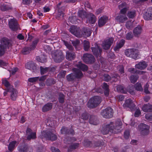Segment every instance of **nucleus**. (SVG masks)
I'll list each match as a JSON object with an SVG mask.
<instances>
[{
    "mask_svg": "<svg viewBox=\"0 0 152 152\" xmlns=\"http://www.w3.org/2000/svg\"><path fill=\"white\" fill-rule=\"evenodd\" d=\"M83 59L84 62L89 64H93L95 61L94 57L92 55L87 53L84 54Z\"/></svg>",
    "mask_w": 152,
    "mask_h": 152,
    "instance_id": "obj_8",
    "label": "nucleus"
},
{
    "mask_svg": "<svg viewBox=\"0 0 152 152\" xmlns=\"http://www.w3.org/2000/svg\"><path fill=\"white\" fill-rule=\"evenodd\" d=\"M101 102V98L95 96L90 98L87 104V107L90 108H94L97 107Z\"/></svg>",
    "mask_w": 152,
    "mask_h": 152,
    "instance_id": "obj_3",
    "label": "nucleus"
},
{
    "mask_svg": "<svg viewBox=\"0 0 152 152\" xmlns=\"http://www.w3.org/2000/svg\"><path fill=\"white\" fill-rule=\"evenodd\" d=\"M28 148L29 147L27 145H25L23 148L20 149V152H27Z\"/></svg>",
    "mask_w": 152,
    "mask_h": 152,
    "instance_id": "obj_58",
    "label": "nucleus"
},
{
    "mask_svg": "<svg viewBox=\"0 0 152 152\" xmlns=\"http://www.w3.org/2000/svg\"><path fill=\"white\" fill-rule=\"evenodd\" d=\"M79 143H75L71 144L69 147L70 149H75L77 148L79 146Z\"/></svg>",
    "mask_w": 152,
    "mask_h": 152,
    "instance_id": "obj_55",
    "label": "nucleus"
},
{
    "mask_svg": "<svg viewBox=\"0 0 152 152\" xmlns=\"http://www.w3.org/2000/svg\"><path fill=\"white\" fill-rule=\"evenodd\" d=\"M115 19L117 21L122 23L126 21L127 19V18L126 15L120 14L116 17Z\"/></svg>",
    "mask_w": 152,
    "mask_h": 152,
    "instance_id": "obj_26",
    "label": "nucleus"
},
{
    "mask_svg": "<svg viewBox=\"0 0 152 152\" xmlns=\"http://www.w3.org/2000/svg\"><path fill=\"white\" fill-rule=\"evenodd\" d=\"M16 143V141H14L10 142L8 146V150L10 151H12L14 149L15 145Z\"/></svg>",
    "mask_w": 152,
    "mask_h": 152,
    "instance_id": "obj_42",
    "label": "nucleus"
},
{
    "mask_svg": "<svg viewBox=\"0 0 152 152\" xmlns=\"http://www.w3.org/2000/svg\"><path fill=\"white\" fill-rule=\"evenodd\" d=\"M104 81L108 82L110 80L111 77L109 75L105 74L104 75Z\"/></svg>",
    "mask_w": 152,
    "mask_h": 152,
    "instance_id": "obj_57",
    "label": "nucleus"
},
{
    "mask_svg": "<svg viewBox=\"0 0 152 152\" xmlns=\"http://www.w3.org/2000/svg\"><path fill=\"white\" fill-rule=\"evenodd\" d=\"M42 133V137L46 138L48 140L53 141L56 140L57 139L56 135L53 133L51 130L43 131Z\"/></svg>",
    "mask_w": 152,
    "mask_h": 152,
    "instance_id": "obj_6",
    "label": "nucleus"
},
{
    "mask_svg": "<svg viewBox=\"0 0 152 152\" xmlns=\"http://www.w3.org/2000/svg\"><path fill=\"white\" fill-rule=\"evenodd\" d=\"M90 43L87 40H84V48L85 51H88L89 49Z\"/></svg>",
    "mask_w": 152,
    "mask_h": 152,
    "instance_id": "obj_47",
    "label": "nucleus"
},
{
    "mask_svg": "<svg viewBox=\"0 0 152 152\" xmlns=\"http://www.w3.org/2000/svg\"><path fill=\"white\" fill-rule=\"evenodd\" d=\"M72 44L77 49V47L80 43V41L78 40H76L75 41H72Z\"/></svg>",
    "mask_w": 152,
    "mask_h": 152,
    "instance_id": "obj_61",
    "label": "nucleus"
},
{
    "mask_svg": "<svg viewBox=\"0 0 152 152\" xmlns=\"http://www.w3.org/2000/svg\"><path fill=\"white\" fill-rule=\"evenodd\" d=\"M52 57L54 61L58 63L62 62L64 59V55L61 50L57 51L53 53Z\"/></svg>",
    "mask_w": 152,
    "mask_h": 152,
    "instance_id": "obj_5",
    "label": "nucleus"
},
{
    "mask_svg": "<svg viewBox=\"0 0 152 152\" xmlns=\"http://www.w3.org/2000/svg\"><path fill=\"white\" fill-rule=\"evenodd\" d=\"M75 55L74 52L67 51L66 52V58L69 61H71L75 58Z\"/></svg>",
    "mask_w": 152,
    "mask_h": 152,
    "instance_id": "obj_25",
    "label": "nucleus"
},
{
    "mask_svg": "<svg viewBox=\"0 0 152 152\" xmlns=\"http://www.w3.org/2000/svg\"><path fill=\"white\" fill-rule=\"evenodd\" d=\"M104 90V94L106 96H108L109 94V86L107 83H104L102 86Z\"/></svg>",
    "mask_w": 152,
    "mask_h": 152,
    "instance_id": "obj_39",
    "label": "nucleus"
},
{
    "mask_svg": "<svg viewBox=\"0 0 152 152\" xmlns=\"http://www.w3.org/2000/svg\"><path fill=\"white\" fill-rule=\"evenodd\" d=\"M138 129L141 134L143 135L148 134L149 132V126L143 124H140L138 126Z\"/></svg>",
    "mask_w": 152,
    "mask_h": 152,
    "instance_id": "obj_9",
    "label": "nucleus"
},
{
    "mask_svg": "<svg viewBox=\"0 0 152 152\" xmlns=\"http://www.w3.org/2000/svg\"><path fill=\"white\" fill-rule=\"evenodd\" d=\"M143 17L146 20H152V8H149L147 9V11L144 14Z\"/></svg>",
    "mask_w": 152,
    "mask_h": 152,
    "instance_id": "obj_18",
    "label": "nucleus"
},
{
    "mask_svg": "<svg viewBox=\"0 0 152 152\" xmlns=\"http://www.w3.org/2000/svg\"><path fill=\"white\" fill-rule=\"evenodd\" d=\"M135 15V12L134 11H129L127 14L128 16L130 18H133Z\"/></svg>",
    "mask_w": 152,
    "mask_h": 152,
    "instance_id": "obj_53",
    "label": "nucleus"
},
{
    "mask_svg": "<svg viewBox=\"0 0 152 152\" xmlns=\"http://www.w3.org/2000/svg\"><path fill=\"white\" fill-rule=\"evenodd\" d=\"M55 82L53 79L47 80L46 81V84L48 86H50L52 84H54Z\"/></svg>",
    "mask_w": 152,
    "mask_h": 152,
    "instance_id": "obj_52",
    "label": "nucleus"
},
{
    "mask_svg": "<svg viewBox=\"0 0 152 152\" xmlns=\"http://www.w3.org/2000/svg\"><path fill=\"white\" fill-rule=\"evenodd\" d=\"M108 20V18L106 16H104L100 17L98 20V25L99 27L104 26Z\"/></svg>",
    "mask_w": 152,
    "mask_h": 152,
    "instance_id": "obj_21",
    "label": "nucleus"
},
{
    "mask_svg": "<svg viewBox=\"0 0 152 152\" xmlns=\"http://www.w3.org/2000/svg\"><path fill=\"white\" fill-rule=\"evenodd\" d=\"M116 89L117 91L121 93L126 94V88L122 85H119L117 86Z\"/></svg>",
    "mask_w": 152,
    "mask_h": 152,
    "instance_id": "obj_35",
    "label": "nucleus"
},
{
    "mask_svg": "<svg viewBox=\"0 0 152 152\" xmlns=\"http://www.w3.org/2000/svg\"><path fill=\"white\" fill-rule=\"evenodd\" d=\"M88 13H87L84 10H79L78 12V16L82 19L87 18V15Z\"/></svg>",
    "mask_w": 152,
    "mask_h": 152,
    "instance_id": "obj_33",
    "label": "nucleus"
},
{
    "mask_svg": "<svg viewBox=\"0 0 152 152\" xmlns=\"http://www.w3.org/2000/svg\"><path fill=\"white\" fill-rule=\"evenodd\" d=\"M149 85L148 83L146 84L144 86V92L146 94H149L150 93V91L148 90V88Z\"/></svg>",
    "mask_w": 152,
    "mask_h": 152,
    "instance_id": "obj_64",
    "label": "nucleus"
},
{
    "mask_svg": "<svg viewBox=\"0 0 152 152\" xmlns=\"http://www.w3.org/2000/svg\"><path fill=\"white\" fill-rule=\"evenodd\" d=\"M125 40L124 39H121L119 42L116 44V45L114 48L115 51H118L120 48H122L124 45Z\"/></svg>",
    "mask_w": 152,
    "mask_h": 152,
    "instance_id": "obj_24",
    "label": "nucleus"
},
{
    "mask_svg": "<svg viewBox=\"0 0 152 152\" xmlns=\"http://www.w3.org/2000/svg\"><path fill=\"white\" fill-rule=\"evenodd\" d=\"M36 134L35 132L32 133L31 134L27 135L26 139L28 140H30L31 139H35L36 138Z\"/></svg>",
    "mask_w": 152,
    "mask_h": 152,
    "instance_id": "obj_41",
    "label": "nucleus"
},
{
    "mask_svg": "<svg viewBox=\"0 0 152 152\" xmlns=\"http://www.w3.org/2000/svg\"><path fill=\"white\" fill-rule=\"evenodd\" d=\"M8 92L11 93V97L13 100H15L17 96L18 92L16 89L13 88V86H10Z\"/></svg>",
    "mask_w": 152,
    "mask_h": 152,
    "instance_id": "obj_19",
    "label": "nucleus"
},
{
    "mask_svg": "<svg viewBox=\"0 0 152 152\" xmlns=\"http://www.w3.org/2000/svg\"><path fill=\"white\" fill-rule=\"evenodd\" d=\"M138 78L139 76L137 75H133L130 76V80L132 83H134L137 82Z\"/></svg>",
    "mask_w": 152,
    "mask_h": 152,
    "instance_id": "obj_40",
    "label": "nucleus"
},
{
    "mask_svg": "<svg viewBox=\"0 0 152 152\" xmlns=\"http://www.w3.org/2000/svg\"><path fill=\"white\" fill-rule=\"evenodd\" d=\"M65 96L62 93H59L58 99L59 103L61 104H63L64 102Z\"/></svg>",
    "mask_w": 152,
    "mask_h": 152,
    "instance_id": "obj_38",
    "label": "nucleus"
},
{
    "mask_svg": "<svg viewBox=\"0 0 152 152\" xmlns=\"http://www.w3.org/2000/svg\"><path fill=\"white\" fill-rule=\"evenodd\" d=\"M26 68L34 72L36 69V66L35 64L33 63H27L26 65Z\"/></svg>",
    "mask_w": 152,
    "mask_h": 152,
    "instance_id": "obj_28",
    "label": "nucleus"
},
{
    "mask_svg": "<svg viewBox=\"0 0 152 152\" xmlns=\"http://www.w3.org/2000/svg\"><path fill=\"white\" fill-rule=\"evenodd\" d=\"M73 72L72 73L66 76L68 81L73 82L77 79H79L81 78L83 75L82 72L79 69L74 68L72 69Z\"/></svg>",
    "mask_w": 152,
    "mask_h": 152,
    "instance_id": "obj_2",
    "label": "nucleus"
},
{
    "mask_svg": "<svg viewBox=\"0 0 152 152\" xmlns=\"http://www.w3.org/2000/svg\"><path fill=\"white\" fill-rule=\"evenodd\" d=\"M129 8L127 7H124L123 9H120V14L123 15H126L125 14L128 10Z\"/></svg>",
    "mask_w": 152,
    "mask_h": 152,
    "instance_id": "obj_62",
    "label": "nucleus"
},
{
    "mask_svg": "<svg viewBox=\"0 0 152 152\" xmlns=\"http://www.w3.org/2000/svg\"><path fill=\"white\" fill-rule=\"evenodd\" d=\"M48 67L40 66V70L41 74L42 75H43L46 73L48 72Z\"/></svg>",
    "mask_w": 152,
    "mask_h": 152,
    "instance_id": "obj_49",
    "label": "nucleus"
},
{
    "mask_svg": "<svg viewBox=\"0 0 152 152\" xmlns=\"http://www.w3.org/2000/svg\"><path fill=\"white\" fill-rule=\"evenodd\" d=\"M39 78V77H38L30 78H28V80L30 82L33 83L37 81Z\"/></svg>",
    "mask_w": 152,
    "mask_h": 152,
    "instance_id": "obj_54",
    "label": "nucleus"
},
{
    "mask_svg": "<svg viewBox=\"0 0 152 152\" xmlns=\"http://www.w3.org/2000/svg\"><path fill=\"white\" fill-rule=\"evenodd\" d=\"M36 59L38 61L42 63H45L47 61V58L44 55L37 56Z\"/></svg>",
    "mask_w": 152,
    "mask_h": 152,
    "instance_id": "obj_34",
    "label": "nucleus"
},
{
    "mask_svg": "<svg viewBox=\"0 0 152 152\" xmlns=\"http://www.w3.org/2000/svg\"><path fill=\"white\" fill-rule=\"evenodd\" d=\"M12 6L9 5L3 4L0 6V9L3 11H8L12 9Z\"/></svg>",
    "mask_w": 152,
    "mask_h": 152,
    "instance_id": "obj_27",
    "label": "nucleus"
},
{
    "mask_svg": "<svg viewBox=\"0 0 152 152\" xmlns=\"http://www.w3.org/2000/svg\"><path fill=\"white\" fill-rule=\"evenodd\" d=\"M1 45H2L5 48H9L11 47L12 45L13 42L10 39L6 37L2 38L1 41Z\"/></svg>",
    "mask_w": 152,
    "mask_h": 152,
    "instance_id": "obj_12",
    "label": "nucleus"
},
{
    "mask_svg": "<svg viewBox=\"0 0 152 152\" xmlns=\"http://www.w3.org/2000/svg\"><path fill=\"white\" fill-rule=\"evenodd\" d=\"M123 106L124 108H129L132 111L136 109V105L133 103L132 101L129 99L126 100Z\"/></svg>",
    "mask_w": 152,
    "mask_h": 152,
    "instance_id": "obj_11",
    "label": "nucleus"
},
{
    "mask_svg": "<svg viewBox=\"0 0 152 152\" xmlns=\"http://www.w3.org/2000/svg\"><path fill=\"white\" fill-rule=\"evenodd\" d=\"M10 28L13 31H17L18 28V24L17 20L14 18L11 19L9 21Z\"/></svg>",
    "mask_w": 152,
    "mask_h": 152,
    "instance_id": "obj_13",
    "label": "nucleus"
},
{
    "mask_svg": "<svg viewBox=\"0 0 152 152\" xmlns=\"http://www.w3.org/2000/svg\"><path fill=\"white\" fill-rule=\"evenodd\" d=\"M113 110L110 107L103 110L101 112V115L104 118H109L113 116Z\"/></svg>",
    "mask_w": 152,
    "mask_h": 152,
    "instance_id": "obj_7",
    "label": "nucleus"
},
{
    "mask_svg": "<svg viewBox=\"0 0 152 152\" xmlns=\"http://www.w3.org/2000/svg\"><path fill=\"white\" fill-rule=\"evenodd\" d=\"M113 41L114 39L112 37L106 39L102 43V47L103 49L107 50L109 49L113 43Z\"/></svg>",
    "mask_w": 152,
    "mask_h": 152,
    "instance_id": "obj_14",
    "label": "nucleus"
},
{
    "mask_svg": "<svg viewBox=\"0 0 152 152\" xmlns=\"http://www.w3.org/2000/svg\"><path fill=\"white\" fill-rule=\"evenodd\" d=\"M142 110L145 112L152 111V105L150 104H145L142 107Z\"/></svg>",
    "mask_w": 152,
    "mask_h": 152,
    "instance_id": "obj_31",
    "label": "nucleus"
},
{
    "mask_svg": "<svg viewBox=\"0 0 152 152\" xmlns=\"http://www.w3.org/2000/svg\"><path fill=\"white\" fill-rule=\"evenodd\" d=\"M39 39H38L33 41L32 45L30 46V47H29L31 50H34L36 48Z\"/></svg>",
    "mask_w": 152,
    "mask_h": 152,
    "instance_id": "obj_43",
    "label": "nucleus"
},
{
    "mask_svg": "<svg viewBox=\"0 0 152 152\" xmlns=\"http://www.w3.org/2000/svg\"><path fill=\"white\" fill-rule=\"evenodd\" d=\"M87 18L88 19L89 22L91 24L94 23L96 21L95 16L92 13L88 14Z\"/></svg>",
    "mask_w": 152,
    "mask_h": 152,
    "instance_id": "obj_29",
    "label": "nucleus"
},
{
    "mask_svg": "<svg viewBox=\"0 0 152 152\" xmlns=\"http://www.w3.org/2000/svg\"><path fill=\"white\" fill-rule=\"evenodd\" d=\"M134 88V87L133 85H129L128 87V92L131 95H134L136 93V91Z\"/></svg>",
    "mask_w": 152,
    "mask_h": 152,
    "instance_id": "obj_36",
    "label": "nucleus"
},
{
    "mask_svg": "<svg viewBox=\"0 0 152 152\" xmlns=\"http://www.w3.org/2000/svg\"><path fill=\"white\" fill-rule=\"evenodd\" d=\"M71 33L77 37H82L81 30L79 27L76 26H71L69 29Z\"/></svg>",
    "mask_w": 152,
    "mask_h": 152,
    "instance_id": "obj_10",
    "label": "nucleus"
},
{
    "mask_svg": "<svg viewBox=\"0 0 152 152\" xmlns=\"http://www.w3.org/2000/svg\"><path fill=\"white\" fill-rule=\"evenodd\" d=\"M122 124L120 119H117L115 122H111L109 124L104 126L101 130V132L103 134H107L109 131L114 133H119L121 130Z\"/></svg>",
    "mask_w": 152,
    "mask_h": 152,
    "instance_id": "obj_1",
    "label": "nucleus"
},
{
    "mask_svg": "<svg viewBox=\"0 0 152 152\" xmlns=\"http://www.w3.org/2000/svg\"><path fill=\"white\" fill-rule=\"evenodd\" d=\"M82 118L83 119L87 120L88 118L89 115L86 112H84L82 115Z\"/></svg>",
    "mask_w": 152,
    "mask_h": 152,
    "instance_id": "obj_59",
    "label": "nucleus"
},
{
    "mask_svg": "<svg viewBox=\"0 0 152 152\" xmlns=\"http://www.w3.org/2000/svg\"><path fill=\"white\" fill-rule=\"evenodd\" d=\"M124 53L127 57L131 58L134 59H136L139 57L138 51L134 48L126 49L125 50Z\"/></svg>",
    "mask_w": 152,
    "mask_h": 152,
    "instance_id": "obj_4",
    "label": "nucleus"
},
{
    "mask_svg": "<svg viewBox=\"0 0 152 152\" xmlns=\"http://www.w3.org/2000/svg\"><path fill=\"white\" fill-rule=\"evenodd\" d=\"M104 144V142L102 140H98L95 142L94 143V146L96 147L101 146Z\"/></svg>",
    "mask_w": 152,
    "mask_h": 152,
    "instance_id": "obj_46",
    "label": "nucleus"
},
{
    "mask_svg": "<svg viewBox=\"0 0 152 152\" xmlns=\"http://www.w3.org/2000/svg\"><path fill=\"white\" fill-rule=\"evenodd\" d=\"M6 48L3 47L1 44H0V56L3 55L5 53Z\"/></svg>",
    "mask_w": 152,
    "mask_h": 152,
    "instance_id": "obj_51",
    "label": "nucleus"
},
{
    "mask_svg": "<svg viewBox=\"0 0 152 152\" xmlns=\"http://www.w3.org/2000/svg\"><path fill=\"white\" fill-rule=\"evenodd\" d=\"M77 66L83 71H87L88 69V66L82 64L81 61L78 62V64L77 65Z\"/></svg>",
    "mask_w": 152,
    "mask_h": 152,
    "instance_id": "obj_30",
    "label": "nucleus"
},
{
    "mask_svg": "<svg viewBox=\"0 0 152 152\" xmlns=\"http://www.w3.org/2000/svg\"><path fill=\"white\" fill-rule=\"evenodd\" d=\"M89 122L90 124L94 125H96L99 123L97 117L94 115L90 116Z\"/></svg>",
    "mask_w": 152,
    "mask_h": 152,
    "instance_id": "obj_23",
    "label": "nucleus"
},
{
    "mask_svg": "<svg viewBox=\"0 0 152 152\" xmlns=\"http://www.w3.org/2000/svg\"><path fill=\"white\" fill-rule=\"evenodd\" d=\"M69 20L72 23H74L77 20V17L76 16L69 17Z\"/></svg>",
    "mask_w": 152,
    "mask_h": 152,
    "instance_id": "obj_60",
    "label": "nucleus"
},
{
    "mask_svg": "<svg viewBox=\"0 0 152 152\" xmlns=\"http://www.w3.org/2000/svg\"><path fill=\"white\" fill-rule=\"evenodd\" d=\"M46 124L47 125L50 126H55L56 125V122L55 121H52L51 119H49L47 120Z\"/></svg>",
    "mask_w": 152,
    "mask_h": 152,
    "instance_id": "obj_44",
    "label": "nucleus"
},
{
    "mask_svg": "<svg viewBox=\"0 0 152 152\" xmlns=\"http://www.w3.org/2000/svg\"><path fill=\"white\" fill-rule=\"evenodd\" d=\"M2 83L7 88V91H8L9 89L10 86H13L10 85L9 82L6 80H3Z\"/></svg>",
    "mask_w": 152,
    "mask_h": 152,
    "instance_id": "obj_45",
    "label": "nucleus"
},
{
    "mask_svg": "<svg viewBox=\"0 0 152 152\" xmlns=\"http://www.w3.org/2000/svg\"><path fill=\"white\" fill-rule=\"evenodd\" d=\"M81 33L82 36L83 35L84 37H86L90 36L91 33V31L89 28L83 27L82 29Z\"/></svg>",
    "mask_w": 152,
    "mask_h": 152,
    "instance_id": "obj_20",
    "label": "nucleus"
},
{
    "mask_svg": "<svg viewBox=\"0 0 152 152\" xmlns=\"http://www.w3.org/2000/svg\"><path fill=\"white\" fill-rule=\"evenodd\" d=\"M133 35L131 32L128 33L126 35V39L128 40H131L133 37Z\"/></svg>",
    "mask_w": 152,
    "mask_h": 152,
    "instance_id": "obj_50",
    "label": "nucleus"
},
{
    "mask_svg": "<svg viewBox=\"0 0 152 152\" xmlns=\"http://www.w3.org/2000/svg\"><path fill=\"white\" fill-rule=\"evenodd\" d=\"M61 132L62 134L65 135H72L75 134V132L73 129L72 128H68L65 126H63L61 130Z\"/></svg>",
    "mask_w": 152,
    "mask_h": 152,
    "instance_id": "obj_15",
    "label": "nucleus"
},
{
    "mask_svg": "<svg viewBox=\"0 0 152 152\" xmlns=\"http://www.w3.org/2000/svg\"><path fill=\"white\" fill-rule=\"evenodd\" d=\"M45 148L43 146H40L37 148V152H44Z\"/></svg>",
    "mask_w": 152,
    "mask_h": 152,
    "instance_id": "obj_63",
    "label": "nucleus"
},
{
    "mask_svg": "<svg viewBox=\"0 0 152 152\" xmlns=\"http://www.w3.org/2000/svg\"><path fill=\"white\" fill-rule=\"evenodd\" d=\"M52 104L48 103L45 104L42 107V110L43 112L48 111L52 108Z\"/></svg>",
    "mask_w": 152,
    "mask_h": 152,
    "instance_id": "obj_32",
    "label": "nucleus"
},
{
    "mask_svg": "<svg viewBox=\"0 0 152 152\" xmlns=\"http://www.w3.org/2000/svg\"><path fill=\"white\" fill-rule=\"evenodd\" d=\"M31 51L29 47H26L23 49L22 52L23 54L26 55L29 53Z\"/></svg>",
    "mask_w": 152,
    "mask_h": 152,
    "instance_id": "obj_48",
    "label": "nucleus"
},
{
    "mask_svg": "<svg viewBox=\"0 0 152 152\" xmlns=\"http://www.w3.org/2000/svg\"><path fill=\"white\" fill-rule=\"evenodd\" d=\"M134 86L135 89L137 91H143V88L140 83H137L135 84Z\"/></svg>",
    "mask_w": 152,
    "mask_h": 152,
    "instance_id": "obj_37",
    "label": "nucleus"
},
{
    "mask_svg": "<svg viewBox=\"0 0 152 152\" xmlns=\"http://www.w3.org/2000/svg\"><path fill=\"white\" fill-rule=\"evenodd\" d=\"M126 26L127 29H130L132 28V23L131 21H128L126 23Z\"/></svg>",
    "mask_w": 152,
    "mask_h": 152,
    "instance_id": "obj_56",
    "label": "nucleus"
},
{
    "mask_svg": "<svg viewBox=\"0 0 152 152\" xmlns=\"http://www.w3.org/2000/svg\"><path fill=\"white\" fill-rule=\"evenodd\" d=\"M91 49L94 55L96 57L100 56L102 52V49L99 46L97 45L95 47L91 48Z\"/></svg>",
    "mask_w": 152,
    "mask_h": 152,
    "instance_id": "obj_17",
    "label": "nucleus"
},
{
    "mask_svg": "<svg viewBox=\"0 0 152 152\" xmlns=\"http://www.w3.org/2000/svg\"><path fill=\"white\" fill-rule=\"evenodd\" d=\"M142 31V27L139 25L134 29L133 31V34L135 37H138L140 35Z\"/></svg>",
    "mask_w": 152,
    "mask_h": 152,
    "instance_id": "obj_16",
    "label": "nucleus"
},
{
    "mask_svg": "<svg viewBox=\"0 0 152 152\" xmlns=\"http://www.w3.org/2000/svg\"><path fill=\"white\" fill-rule=\"evenodd\" d=\"M148 64L145 61L140 62L135 65V68L140 70L144 69L147 66Z\"/></svg>",
    "mask_w": 152,
    "mask_h": 152,
    "instance_id": "obj_22",
    "label": "nucleus"
}]
</instances>
